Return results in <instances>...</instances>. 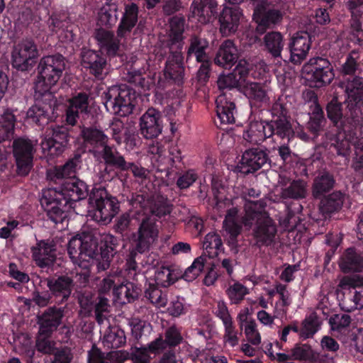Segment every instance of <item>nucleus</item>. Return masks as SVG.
Segmentation results:
<instances>
[{"label": "nucleus", "instance_id": "obj_39", "mask_svg": "<svg viewBox=\"0 0 363 363\" xmlns=\"http://www.w3.org/2000/svg\"><path fill=\"white\" fill-rule=\"evenodd\" d=\"M62 317V314L60 310H48L41 318L40 331L42 333H52L60 323Z\"/></svg>", "mask_w": 363, "mask_h": 363}, {"label": "nucleus", "instance_id": "obj_33", "mask_svg": "<svg viewBox=\"0 0 363 363\" xmlns=\"http://www.w3.org/2000/svg\"><path fill=\"white\" fill-rule=\"evenodd\" d=\"M242 88L244 94L249 99L251 104H262L268 102L267 91L257 83L247 81Z\"/></svg>", "mask_w": 363, "mask_h": 363}, {"label": "nucleus", "instance_id": "obj_46", "mask_svg": "<svg viewBox=\"0 0 363 363\" xmlns=\"http://www.w3.org/2000/svg\"><path fill=\"white\" fill-rule=\"evenodd\" d=\"M208 46V43L206 39L193 37L191 40L188 55H194L197 61H205L208 58L205 52Z\"/></svg>", "mask_w": 363, "mask_h": 363}, {"label": "nucleus", "instance_id": "obj_41", "mask_svg": "<svg viewBox=\"0 0 363 363\" xmlns=\"http://www.w3.org/2000/svg\"><path fill=\"white\" fill-rule=\"evenodd\" d=\"M266 49L274 57H279L284 46L283 36L279 32L268 33L264 38Z\"/></svg>", "mask_w": 363, "mask_h": 363}, {"label": "nucleus", "instance_id": "obj_15", "mask_svg": "<svg viewBox=\"0 0 363 363\" xmlns=\"http://www.w3.org/2000/svg\"><path fill=\"white\" fill-rule=\"evenodd\" d=\"M33 144L30 140L18 138L13 142V155L16 158L18 174L26 175L32 165Z\"/></svg>", "mask_w": 363, "mask_h": 363}, {"label": "nucleus", "instance_id": "obj_56", "mask_svg": "<svg viewBox=\"0 0 363 363\" xmlns=\"http://www.w3.org/2000/svg\"><path fill=\"white\" fill-rule=\"evenodd\" d=\"M333 186V179L332 177L325 173L321 177L316 178L313 186V194L315 196L320 195L322 193L328 191Z\"/></svg>", "mask_w": 363, "mask_h": 363}, {"label": "nucleus", "instance_id": "obj_35", "mask_svg": "<svg viewBox=\"0 0 363 363\" xmlns=\"http://www.w3.org/2000/svg\"><path fill=\"white\" fill-rule=\"evenodd\" d=\"M269 125L272 126V134L275 133L281 138H286L289 141L295 135L297 124H291L285 116L271 121Z\"/></svg>", "mask_w": 363, "mask_h": 363}, {"label": "nucleus", "instance_id": "obj_13", "mask_svg": "<svg viewBox=\"0 0 363 363\" xmlns=\"http://www.w3.org/2000/svg\"><path fill=\"white\" fill-rule=\"evenodd\" d=\"M43 96H46L45 100L49 101V103L39 102L27 111L28 121L38 125L47 124L55 117V111L57 103L55 96L51 93L45 94Z\"/></svg>", "mask_w": 363, "mask_h": 363}, {"label": "nucleus", "instance_id": "obj_38", "mask_svg": "<svg viewBox=\"0 0 363 363\" xmlns=\"http://www.w3.org/2000/svg\"><path fill=\"white\" fill-rule=\"evenodd\" d=\"M118 6L114 3L106 2L100 9L98 22L101 26H111L117 21Z\"/></svg>", "mask_w": 363, "mask_h": 363}, {"label": "nucleus", "instance_id": "obj_7", "mask_svg": "<svg viewBox=\"0 0 363 363\" xmlns=\"http://www.w3.org/2000/svg\"><path fill=\"white\" fill-rule=\"evenodd\" d=\"M302 76L309 86L321 87L330 84L335 77L330 62L322 57L311 59L302 68Z\"/></svg>", "mask_w": 363, "mask_h": 363}, {"label": "nucleus", "instance_id": "obj_6", "mask_svg": "<svg viewBox=\"0 0 363 363\" xmlns=\"http://www.w3.org/2000/svg\"><path fill=\"white\" fill-rule=\"evenodd\" d=\"M104 105L107 111L120 116H126L135 107V92L126 85L113 86L104 92Z\"/></svg>", "mask_w": 363, "mask_h": 363}, {"label": "nucleus", "instance_id": "obj_28", "mask_svg": "<svg viewBox=\"0 0 363 363\" xmlns=\"http://www.w3.org/2000/svg\"><path fill=\"white\" fill-rule=\"evenodd\" d=\"M82 62L84 67L89 68L96 77L102 75L106 67L105 59L98 52L91 50H84L82 54Z\"/></svg>", "mask_w": 363, "mask_h": 363}, {"label": "nucleus", "instance_id": "obj_1", "mask_svg": "<svg viewBox=\"0 0 363 363\" xmlns=\"http://www.w3.org/2000/svg\"><path fill=\"white\" fill-rule=\"evenodd\" d=\"M101 252L97 251L98 239L90 233L73 237L68 244V253L73 263L84 269L96 264L99 270L106 269L113 258L117 245V239L111 235H105Z\"/></svg>", "mask_w": 363, "mask_h": 363}, {"label": "nucleus", "instance_id": "obj_25", "mask_svg": "<svg viewBox=\"0 0 363 363\" xmlns=\"http://www.w3.org/2000/svg\"><path fill=\"white\" fill-rule=\"evenodd\" d=\"M238 58V52L233 42L227 40L224 41L220 46L216 57L214 59L215 64L218 66L230 67Z\"/></svg>", "mask_w": 363, "mask_h": 363}, {"label": "nucleus", "instance_id": "obj_42", "mask_svg": "<svg viewBox=\"0 0 363 363\" xmlns=\"http://www.w3.org/2000/svg\"><path fill=\"white\" fill-rule=\"evenodd\" d=\"M102 342L108 349L120 347L125 343V333L117 328H111L104 334Z\"/></svg>", "mask_w": 363, "mask_h": 363}, {"label": "nucleus", "instance_id": "obj_11", "mask_svg": "<svg viewBox=\"0 0 363 363\" xmlns=\"http://www.w3.org/2000/svg\"><path fill=\"white\" fill-rule=\"evenodd\" d=\"M347 95V103L350 115L345 116L350 123L359 121L361 111L358 104L363 101V78L355 77L341 84Z\"/></svg>", "mask_w": 363, "mask_h": 363}, {"label": "nucleus", "instance_id": "obj_60", "mask_svg": "<svg viewBox=\"0 0 363 363\" xmlns=\"http://www.w3.org/2000/svg\"><path fill=\"white\" fill-rule=\"evenodd\" d=\"M359 59L358 52L353 50L347 58L346 62L342 65L341 72L344 74H351L357 69V60Z\"/></svg>", "mask_w": 363, "mask_h": 363}, {"label": "nucleus", "instance_id": "obj_64", "mask_svg": "<svg viewBox=\"0 0 363 363\" xmlns=\"http://www.w3.org/2000/svg\"><path fill=\"white\" fill-rule=\"evenodd\" d=\"M311 347L308 345H296L291 350V359L296 360L306 359L310 357Z\"/></svg>", "mask_w": 363, "mask_h": 363}, {"label": "nucleus", "instance_id": "obj_26", "mask_svg": "<svg viewBox=\"0 0 363 363\" xmlns=\"http://www.w3.org/2000/svg\"><path fill=\"white\" fill-rule=\"evenodd\" d=\"M216 113L221 123L229 124L235 121V104L228 100L226 92L220 94L216 100Z\"/></svg>", "mask_w": 363, "mask_h": 363}, {"label": "nucleus", "instance_id": "obj_27", "mask_svg": "<svg viewBox=\"0 0 363 363\" xmlns=\"http://www.w3.org/2000/svg\"><path fill=\"white\" fill-rule=\"evenodd\" d=\"M216 6L214 0H195L192 4L193 16L199 22L206 23L215 14Z\"/></svg>", "mask_w": 363, "mask_h": 363}, {"label": "nucleus", "instance_id": "obj_55", "mask_svg": "<svg viewBox=\"0 0 363 363\" xmlns=\"http://www.w3.org/2000/svg\"><path fill=\"white\" fill-rule=\"evenodd\" d=\"M249 64L246 60H241L233 70V76L238 82V86L241 87L245 84L248 79L247 78L249 75Z\"/></svg>", "mask_w": 363, "mask_h": 363}, {"label": "nucleus", "instance_id": "obj_34", "mask_svg": "<svg viewBox=\"0 0 363 363\" xmlns=\"http://www.w3.org/2000/svg\"><path fill=\"white\" fill-rule=\"evenodd\" d=\"M204 257L213 258L223 251V242L220 237L216 233H208L203 242Z\"/></svg>", "mask_w": 363, "mask_h": 363}, {"label": "nucleus", "instance_id": "obj_29", "mask_svg": "<svg viewBox=\"0 0 363 363\" xmlns=\"http://www.w3.org/2000/svg\"><path fill=\"white\" fill-rule=\"evenodd\" d=\"M88 108V96L84 94H79L78 96L69 100V106L67 111V122L73 125L77 122V118L80 114L86 113Z\"/></svg>", "mask_w": 363, "mask_h": 363}, {"label": "nucleus", "instance_id": "obj_40", "mask_svg": "<svg viewBox=\"0 0 363 363\" xmlns=\"http://www.w3.org/2000/svg\"><path fill=\"white\" fill-rule=\"evenodd\" d=\"M79 164V158H74L68 161L65 165L50 169L49 177L51 179H60L66 177L74 178L77 167Z\"/></svg>", "mask_w": 363, "mask_h": 363}, {"label": "nucleus", "instance_id": "obj_16", "mask_svg": "<svg viewBox=\"0 0 363 363\" xmlns=\"http://www.w3.org/2000/svg\"><path fill=\"white\" fill-rule=\"evenodd\" d=\"M140 130L146 139L158 137L162 131L160 112L153 108L147 109L140 118Z\"/></svg>", "mask_w": 363, "mask_h": 363}, {"label": "nucleus", "instance_id": "obj_49", "mask_svg": "<svg viewBox=\"0 0 363 363\" xmlns=\"http://www.w3.org/2000/svg\"><path fill=\"white\" fill-rule=\"evenodd\" d=\"M343 195L340 192H334L321 201L323 212L331 213L341 208L343 203Z\"/></svg>", "mask_w": 363, "mask_h": 363}, {"label": "nucleus", "instance_id": "obj_20", "mask_svg": "<svg viewBox=\"0 0 363 363\" xmlns=\"http://www.w3.org/2000/svg\"><path fill=\"white\" fill-rule=\"evenodd\" d=\"M267 161V154L259 149L246 150L240 162V171L247 174L260 169Z\"/></svg>", "mask_w": 363, "mask_h": 363}, {"label": "nucleus", "instance_id": "obj_32", "mask_svg": "<svg viewBox=\"0 0 363 363\" xmlns=\"http://www.w3.org/2000/svg\"><path fill=\"white\" fill-rule=\"evenodd\" d=\"M169 48L181 50L182 48V33L184 30V20L182 17L174 16L169 21Z\"/></svg>", "mask_w": 363, "mask_h": 363}, {"label": "nucleus", "instance_id": "obj_30", "mask_svg": "<svg viewBox=\"0 0 363 363\" xmlns=\"http://www.w3.org/2000/svg\"><path fill=\"white\" fill-rule=\"evenodd\" d=\"M101 49L109 55H114L120 48L119 40L113 38V33L105 28H99L95 35Z\"/></svg>", "mask_w": 363, "mask_h": 363}, {"label": "nucleus", "instance_id": "obj_3", "mask_svg": "<svg viewBox=\"0 0 363 363\" xmlns=\"http://www.w3.org/2000/svg\"><path fill=\"white\" fill-rule=\"evenodd\" d=\"M245 226L256 225L254 235L257 242L270 244L276 235L277 229L273 220L263 210L261 203L249 202L245 205V213L242 218Z\"/></svg>", "mask_w": 363, "mask_h": 363}, {"label": "nucleus", "instance_id": "obj_58", "mask_svg": "<svg viewBox=\"0 0 363 363\" xmlns=\"http://www.w3.org/2000/svg\"><path fill=\"white\" fill-rule=\"evenodd\" d=\"M241 329L243 330L247 340L252 345H257L261 342V335L257 328L255 321L251 322Z\"/></svg>", "mask_w": 363, "mask_h": 363}, {"label": "nucleus", "instance_id": "obj_2", "mask_svg": "<svg viewBox=\"0 0 363 363\" xmlns=\"http://www.w3.org/2000/svg\"><path fill=\"white\" fill-rule=\"evenodd\" d=\"M86 184L77 179H68L61 189H48L43 191L40 202L55 223H62L67 218V211L72 208L74 202L84 199L87 195Z\"/></svg>", "mask_w": 363, "mask_h": 363}, {"label": "nucleus", "instance_id": "obj_9", "mask_svg": "<svg viewBox=\"0 0 363 363\" xmlns=\"http://www.w3.org/2000/svg\"><path fill=\"white\" fill-rule=\"evenodd\" d=\"M213 208L218 213L227 211V215L223 222V228L232 238H235L240 233V226L235 220L238 210L235 208H230L232 205L231 200L226 198L225 189L221 187L216 189L215 184L213 186Z\"/></svg>", "mask_w": 363, "mask_h": 363}, {"label": "nucleus", "instance_id": "obj_4", "mask_svg": "<svg viewBox=\"0 0 363 363\" xmlns=\"http://www.w3.org/2000/svg\"><path fill=\"white\" fill-rule=\"evenodd\" d=\"M65 57L61 55L43 57L39 63V74L35 83V93L39 96L51 93L52 88L57 83L65 69Z\"/></svg>", "mask_w": 363, "mask_h": 363}, {"label": "nucleus", "instance_id": "obj_62", "mask_svg": "<svg viewBox=\"0 0 363 363\" xmlns=\"http://www.w3.org/2000/svg\"><path fill=\"white\" fill-rule=\"evenodd\" d=\"M328 118L335 123H337L342 118L340 104L337 100L333 99L327 106Z\"/></svg>", "mask_w": 363, "mask_h": 363}, {"label": "nucleus", "instance_id": "obj_12", "mask_svg": "<svg viewBox=\"0 0 363 363\" xmlns=\"http://www.w3.org/2000/svg\"><path fill=\"white\" fill-rule=\"evenodd\" d=\"M68 143V134L63 127L48 128L41 142L43 155L48 160L59 156Z\"/></svg>", "mask_w": 363, "mask_h": 363}, {"label": "nucleus", "instance_id": "obj_48", "mask_svg": "<svg viewBox=\"0 0 363 363\" xmlns=\"http://www.w3.org/2000/svg\"><path fill=\"white\" fill-rule=\"evenodd\" d=\"M206 259L203 255L196 258L192 264L186 269L182 277L186 281L196 279L203 269Z\"/></svg>", "mask_w": 363, "mask_h": 363}, {"label": "nucleus", "instance_id": "obj_19", "mask_svg": "<svg viewBox=\"0 0 363 363\" xmlns=\"http://www.w3.org/2000/svg\"><path fill=\"white\" fill-rule=\"evenodd\" d=\"M242 16L238 7H225L220 16V31L223 35L228 36L235 33Z\"/></svg>", "mask_w": 363, "mask_h": 363}, {"label": "nucleus", "instance_id": "obj_47", "mask_svg": "<svg viewBox=\"0 0 363 363\" xmlns=\"http://www.w3.org/2000/svg\"><path fill=\"white\" fill-rule=\"evenodd\" d=\"M177 279L174 272L169 267H162L155 271V282L157 286L167 287Z\"/></svg>", "mask_w": 363, "mask_h": 363}, {"label": "nucleus", "instance_id": "obj_8", "mask_svg": "<svg viewBox=\"0 0 363 363\" xmlns=\"http://www.w3.org/2000/svg\"><path fill=\"white\" fill-rule=\"evenodd\" d=\"M183 340L179 328L175 326L169 327L165 332V340L162 337L152 342L148 347H135L132 349L133 359L136 363H147L150 359L149 353H159L167 346H176Z\"/></svg>", "mask_w": 363, "mask_h": 363}, {"label": "nucleus", "instance_id": "obj_23", "mask_svg": "<svg viewBox=\"0 0 363 363\" xmlns=\"http://www.w3.org/2000/svg\"><path fill=\"white\" fill-rule=\"evenodd\" d=\"M138 6L135 3L124 5V12L118 29V36H126L136 25L138 20Z\"/></svg>", "mask_w": 363, "mask_h": 363}, {"label": "nucleus", "instance_id": "obj_31", "mask_svg": "<svg viewBox=\"0 0 363 363\" xmlns=\"http://www.w3.org/2000/svg\"><path fill=\"white\" fill-rule=\"evenodd\" d=\"M93 153L98 160H104L107 164H113L119 168H125L124 158L116 152L107 143L101 145L99 148L93 150Z\"/></svg>", "mask_w": 363, "mask_h": 363}, {"label": "nucleus", "instance_id": "obj_14", "mask_svg": "<svg viewBox=\"0 0 363 363\" xmlns=\"http://www.w3.org/2000/svg\"><path fill=\"white\" fill-rule=\"evenodd\" d=\"M271 2L261 0L255 1V9L253 14V19L257 24V30L262 33L272 24L281 21V14L279 11L272 9L269 6Z\"/></svg>", "mask_w": 363, "mask_h": 363}, {"label": "nucleus", "instance_id": "obj_5", "mask_svg": "<svg viewBox=\"0 0 363 363\" xmlns=\"http://www.w3.org/2000/svg\"><path fill=\"white\" fill-rule=\"evenodd\" d=\"M118 201L104 188H94L89 196V216L99 223H109L118 213Z\"/></svg>", "mask_w": 363, "mask_h": 363}, {"label": "nucleus", "instance_id": "obj_18", "mask_svg": "<svg viewBox=\"0 0 363 363\" xmlns=\"http://www.w3.org/2000/svg\"><path fill=\"white\" fill-rule=\"evenodd\" d=\"M32 256L39 267L49 266L56 258L55 246L51 241H38L36 245L32 247Z\"/></svg>", "mask_w": 363, "mask_h": 363}, {"label": "nucleus", "instance_id": "obj_36", "mask_svg": "<svg viewBox=\"0 0 363 363\" xmlns=\"http://www.w3.org/2000/svg\"><path fill=\"white\" fill-rule=\"evenodd\" d=\"M140 289L133 283L125 282L113 289L116 301L120 303L130 302L138 297Z\"/></svg>", "mask_w": 363, "mask_h": 363}, {"label": "nucleus", "instance_id": "obj_45", "mask_svg": "<svg viewBox=\"0 0 363 363\" xmlns=\"http://www.w3.org/2000/svg\"><path fill=\"white\" fill-rule=\"evenodd\" d=\"M16 118L11 111L6 110L0 116V143L13 134Z\"/></svg>", "mask_w": 363, "mask_h": 363}, {"label": "nucleus", "instance_id": "obj_54", "mask_svg": "<svg viewBox=\"0 0 363 363\" xmlns=\"http://www.w3.org/2000/svg\"><path fill=\"white\" fill-rule=\"evenodd\" d=\"M306 183L302 181L293 182L290 186L283 191L282 196L284 198H302L306 196Z\"/></svg>", "mask_w": 363, "mask_h": 363}, {"label": "nucleus", "instance_id": "obj_53", "mask_svg": "<svg viewBox=\"0 0 363 363\" xmlns=\"http://www.w3.org/2000/svg\"><path fill=\"white\" fill-rule=\"evenodd\" d=\"M249 294L247 287L240 283H235L227 290V294L232 303H239Z\"/></svg>", "mask_w": 363, "mask_h": 363}, {"label": "nucleus", "instance_id": "obj_52", "mask_svg": "<svg viewBox=\"0 0 363 363\" xmlns=\"http://www.w3.org/2000/svg\"><path fill=\"white\" fill-rule=\"evenodd\" d=\"M319 327V321L315 314L307 317L302 323L300 335L303 338H308L315 333Z\"/></svg>", "mask_w": 363, "mask_h": 363}, {"label": "nucleus", "instance_id": "obj_63", "mask_svg": "<svg viewBox=\"0 0 363 363\" xmlns=\"http://www.w3.org/2000/svg\"><path fill=\"white\" fill-rule=\"evenodd\" d=\"M150 211L157 216H162L169 213V206L163 198H160L154 203H151Z\"/></svg>", "mask_w": 363, "mask_h": 363}, {"label": "nucleus", "instance_id": "obj_59", "mask_svg": "<svg viewBox=\"0 0 363 363\" xmlns=\"http://www.w3.org/2000/svg\"><path fill=\"white\" fill-rule=\"evenodd\" d=\"M18 341L19 345L17 347L18 352L32 359L35 354L32 340L26 335H22L18 337Z\"/></svg>", "mask_w": 363, "mask_h": 363}, {"label": "nucleus", "instance_id": "obj_61", "mask_svg": "<svg viewBox=\"0 0 363 363\" xmlns=\"http://www.w3.org/2000/svg\"><path fill=\"white\" fill-rule=\"evenodd\" d=\"M225 327L224 341L234 347L238 343V332L235 329L233 321L223 324Z\"/></svg>", "mask_w": 363, "mask_h": 363}, {"label": "nucleus", "instance_id": "obj_57", "mask_svg": "<svg viewBox=\"0 0 363 363\" xmlns=\"http://www.w3.org/2000/svg\"><path fill=\"white\" fill-rule=\"evenodd\" d=\"M350 323V317L346 314H337L330 319L331 328L334 331L345 330Z\"/></svg>", "mask_w": 363, "mask_h": 363}, {"label": "nucleus", "instance_id": "obj_51", "mask_svg": "<svg viewBox=\"0 0 363 363\" xmlns=\"http://www.w3.org/2000/svg\"><path fill=\"white\" fill-rule=\"evenodd\" d=\"M51 333H42L39 330V335L36 340V347L38 352L43 354H51L55 348V342L50 337Z\"/></svg>", "mask_w": 363, "mask_h": 363}, {"label": "nucleus", "instance_id": "obj_10", "mask_svg": "<svg viewBox=\"0 0 363 363\" xmlns=\"http://www.w3.org/2000/svg\"><path fill=\"white\" fill-rule=\"evenodd\" d=\"M39 52L33 40L26 39L15 44L11 52V63L18 70L26 71L33 67Z\"/></svg>", "mask_w": 363, "mask_h": 363}, {"label": "nucleus", "instance_id": "obj_17", "mask_svg": "<svg viewBox=\"0 0 363 363\" xmlns=\"http://www.w3.org/2000/svg\"><path fill=\"white\" fill-rule=\"evenodd\" d=\"M158 236V229L155 222L150 218L143 219L138 229V238L136 249L139 252L148 250L156 241Z\"/></svg>", "mask_w": 363, "mask_h": 363}, {"label": "nucleus", "instance_id": "obj_43", "mask_svg": "<svg viewBox=\"0 0 363 363\" xmlns=\"http://www.w3.org/2000/svg\"><path fill=\"white\" fill-rule=\"evenodd\" d=\"M82 136L86 144L93 146V150L100 147L108 142V137L101 130L86 128L82 130Z\"/></svg>", "mask_w": 363, "mask_h": 363}, {"label": "nucleus", "instance_id": "obj_44", "mask_svg": "<svg viewBox=\"0 0 363 363\" xmlns=\"http://www.w3.org/2000/svg\"><path fill=\"white\" fill-rule=\"evenodd\" d=\"M49 289L55 294L67 298L72 290V280L67 277L50 279L48 281Z\"/></svg>", "mask_w": 363, "mask_h": 363}, {"label": "nucleus", "instance_id": "obj_22", "mask_svg": "<svg viewBox=\"0 0 363 363\" xmlns=\"http://www.w3.org/2000/svg\"><path fill=\"white\" fill-rule=\"evenodd\" d=\"M310 48L309 35L307 33H298L291 39L290 43L291 60L293 62L300 63L306 57Z\"/></svg>", "mask_w": 363, "mask_h": 363}, {"label": "nucleus", "instance_id": "obj_21", "mask_svg": "<svg viewBox=\"0 0 363 363\" xmlns=\"http://www.w3.org/2000/svg\"><path fill=\"white\" fill-rule=\"evenodd\" d=\"M272 135V126L263 121H251L243 133V138L250 143L258 144Z\"/></svg>", "mask_w": 363, "mask_h": 363}, {"label": "nucleus", "instance_id": "obj_37", "mask_svg": "<svg viewBox=\"0 0 363 363\" xmlns=\"http://www.w3.org/2000/svg\"><path fill=\"white\" fill-rule=\"evenodd\" d=\"M339 264L344 272L359 271L363 268V256L357 255L353 249L349 248L342 256Z\"/></svg>", "mask_w": 363, "mask_h": 363}, {"label": "nucleus", "instance_id": "obj_50", "mask_svg": "<svg viewBox=\"0 0 363 363\" xmlns=\"http://www.w3.org/2000/svg\"><path fill=\"white\" fill-rule=\"evenodd\" d=\"M145 296L157 308L164 307L167 305L166 294L158 288L152 286L151 284L145 291Z\"/></svg>", "mask_w": 363, "mask_h": 363}, {"label": "nucleus", "instance_id": "obj_24", "mask_svg": "<svg viewBox=\"0 0 363 363\" xmlns=\"http://www.w3.org/2000/svg\"><path fill=\"white\" fill-rule=\"evenodd\" d=\"M172 55L169 57L164 71L167 79L172 80L176 83H181L183 78L184 67L182 66V57L181 50L174 49Z\"/></svg>", "mask_w": 363, "mask_h": 363}]
</instances>
